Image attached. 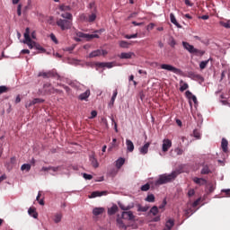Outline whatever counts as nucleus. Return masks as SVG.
I'll return each mask as SVG.
<instances>
[{
    "label": "nucleus",
    "mask_w": 230,
    "mask_h": 230,
    "mask_svg": "<svg viewBox=\"0 0 230 230\" xmlns=\"http://www.w3.org/2000/svg\"><path fill=\"white\" fill-rule=\"evenodd\" d=\"M73 49H75V47H66L64 49V51H68L69 53H71Z\"/></svg>",
    "instance_id": "obj_60"
},
{
    "label": "nucleus",
    "mask_w": 230,
    "mask_h": 230,
    "mask_svg": "<svg viewBox=\"0 0 230 230\" xmlns=\"http://www.w3.org/2000/svg\"><path fill=\"white\" fill-rule=\"evenodd\" d=\"M124 39H137V33L131 34V35L126 34L124 35Z\"/></svg>",
    "instance_id": "obj_46"
},
{
    "label": "nucleus",
    "mask_w": 230,
    "mask_h": 230,
    "mask_svg": "<svg viewBox=\"0 0 230 230\" xmlns=\"http://www.w3.org/2000/svg\"><path fill=\"white\" fill-rule=\"evenodd\" d=\"M116 222H117V227H119V229L127 230V226L123 222V218L122 217H118Z\"/></svg>",
    "instance_id": "obj_13"
},
{
    "label": "nucleus",
    "mask_w": 230,
    "mask_h": 230,
    "mask_svg": "<svg viewBox=\"0 0 230 230\" xmlns=\"http://www.w3.org/2000/svg\"><path fill=\"white\" fill-rule=\"evenodd\" d=\"M173 226H175V222L173 221V219H168L165 223V227L168 230H172V227H173Z\"/></svg>",
    "instance_id": "obj_30"
},
{
    "label": "nucleus",
    "mask_w": 230,
    "mask_h": 230,
    "mask_svg": "<svg viewBox=\"0 0 230 230\" xmlns=\"http://www.w3.org/2000/svg\"><path fill=\"white\" fill-rule=\"evenodd\" d=\"M192 181L195 184H198V186H205V184H208V180L204 178L194 177Z\"/></svg>",
    "instance_id": "obj_11"
},
{
    "label": "nucleus",
    "mask_w": 230,
    "mask_h": 230,
    "mask_svg": "<svg viewBox=\"0 0 230 230\" xmlns=\"http://www.w3.org/2000/svg\"><path fill=\"white\" fill-rule=\"evenodd\" d=\"M172 148V140L165 138L163 140L162 150L163 152H168Z\"/></svg>",
    "instance_id": "obj_8"
},
{
    "label": "nucleus",
    "mask_w": 230,
    "mask_h": 230,
    "mask_svg": "<svg viewBox=\"0 0 230 230\" xmlns=\"http://www.w3.org/2000/svg\"><path fill=\"white\" fill-rule=\"evenodd\" d=\"M193 136L196 139H200V132L198 129H194Z\"/></svg>",
    "instance_id": "obj_47"
},
{
    "label": "nucleus",
    "mask_w": 230,
    "mask_h": 230,
    "mask_svg": "<svg viewBox=\"0 0 230 230\" xmlns=\"http://www.w3.org/2000/svg\"><path fill=\"white\" fill-rule=\"evenodd\" d=\"M148 148H150V142L146 143L142 147H140V154H142L143 155L148 154Z\"/></svg>",
    "instance_id": "obj_14"
},
{
    "label": "nucleus",
    "mask_w": 230,
    "mask_h": 230,
    "mask_svg": "<svg viewBox=\"0 0 230 230\" xmlns=\"http://www.w3.org/2000/svg\"><path fill=\"white\" fill-rule=\"evenodd\" d=\"M105 211V208H95L93 210V215H94V217H98L99 215H102Z\"/></svg>",
    "instance_id": "obj_19"
},
{
    "label": "nucleus",
    "mask_w": 230,
    "mask_h": 230,
    "mask_svg": "<svg viewBox=\"0 0 230 230\" xmlns=\"http://www.w3.org/2000/svg\"><path fill=\"white\" fill-rule=\"evenodd\" d=\"M182 46L184 49L189 51V53H193L194 55H199L200 57L204 55V51L195 49V47H193V45L190 44L189 42L182 41Z\"/></svg>",
    "instance_id": "obj_3"
},
{
    "label": "nucleus",
    "mask_w": 230,
    "mask_h": 230,
    "mask_svg": "<svg viewBox=\"0 0 230 230\" xmlns=\"http://www.w3.org/2000/svg\"><path fill=\"white\" fill-rule=\"evenodd\" d=\"M43 89L46 94H55V87H53L49 83L45 84L43 85Z\"/></svg>",
    "instance_id": "obj_9"
},
{
    "label": "nucleus",
    "mask_w": 230,
    "mask_h": 230,
    "mask_svg": "<svg viewBox=\"0 0 230 230\" xmlns=\"http://www.w3.org/2000/svg\"><path fill=\"white\" fill-rule=\"evenodd\" d=\"M193 195H195V190L190 189V190L188 191V197H193Z\"/></svg>",
    "instance_id": "obj_56"
},
{
    "label": "nucleus",
    "mask_w": 230,
    "mask_h": 230,
    "mask_svg": "<svg viewBox=\"0 0 230 230\" xmlns=\"http://www.w3.org/2000/svg\"><path fill=\"white\" fill-rule=\"evenodd\" d=\"M60 10H61L62 12H66V11H67V10H70V8H69V6H67V5H61V6H60Z\"/></svg>",
    "instance_id": "obj_58"
},
{
    "label": "nucleus",
    "mask_w": 230,
    "mask_h": 230,
    "mask_svg": "<svg viewBox=\"0 0 230 230\" xmlns=\"http://www.w3.org/2000/svg\"><path fill=\"white\" fill-rule=\"evenodd\" d=\"M200 173H201V175H208V174L211 173V169H209V166L204 165Z\"/></svg>",
    "instance_id": "obj_32"
},
{
    "label": "nucleus",
    "mask_w": 230,
    "mask_h": 230,
    "mask_svg": "<svg viewBox=\"0 0 230 230\" xmlns=\"http://www.w3.org/2000/svg\"><path fill=\"white\" fill-rule=\"evenodd\" d=\"M185 4L187 6H193V3H191V1H190V0H185Z\"/></svg>",
    "instance_id": "obj_63"
},
{
    "label": "nucleus",
    "mask_w": 230,
    "mask_h": 230,
    "mask_svg": "<svg viewBox=\"0 0 230 230\" xmlns=\"http://www.w3.org/2000/svg\"><path fill=\"white\" fill-rule=\"evenodd\" d=\"M208 193H213V191H215V185L213 183H208Z\"/></svg>",
    "instance_id": "obj_44"
},
{
    "label": "nucleus",
    "mask_w": 230,
    "mask_h": 230,
    "mask_svg": "<svg viewBox=\"0 0 230 230\" xmlns=\"http://www.w3.org/2000/svg\"><path fill=\"white\" fill-rule=\"evenodd\" d=\"M60 87H63V89H65V91H66V93H71V88H69V86L65 85V84H59Z\"/></svg>",
    "instance_id": "obj_53"
},
{
    "label": "nucleus",
    "mask_w": 230,
    "mask_h": 230,
    "mask_svg": "<svg viewBox=\"0 0 230 230\" xmlns=\"http://www.w3.org/2000/svg\"><path fill=\"white\" fill-rule=\"evenodd\" d=\"M21 170L22 172H24V170L30 172V170H31V165L30 164H24L22 165Z\"/></svg>",
    "instance_id": "obj_35"
},
{
    "label": "nucleus",
    "mask_w": 230,
    "mask_h": 230,
    "mask_svg": "<svg viewBox=\"0 0 230 230\" xmlns=\"http://www.w3.org/2000/svg\"><path fill=\"white\" fill-rule=\"evenodd\" d=\"M228 145H229V142L227 141V139L223 138L222 142H221V148H222L223 152H225V154H227Z\"/></svg>",
    "instance_id": "obj_21"
},
{
    "label": "nucleus",
    "mask_w": 230,
    "mask_h": 230,
    "mask_svg": "<svg viewBox=\"0 0 230 230\" xmlns=\"http://www.w3.org/2000/svg\"><path fill=\"white\" fill-rule=\"evenodd\" d=\"M50 39L53 42H55V44H58V40H57V36H55V34L51 33Z\"/></svg>",
    "instance_id": "obj_49"
},
{
    "label": "nucleus",
    "mask_w": 230,
    "mask_h": 230,
    "mask_svg": "<svg viewBox=\"0 0 230 230\" xmlns=\"http://www.w3.org/2000/svg\"><path fill=\"white\" fill-rule=\"evenodd\" d=\"M149 209V208L147 206H141V205H138L137 206V211H140L142 213H146V211Z\"/></svg>",
    "instance_id": "obj_39"
},
{
    "label": "nucleus",
    "mask_w": 230,
    "mask_h": 230,
    "mask_svg": "<svg viewBox=\"0 0 230 230\" xmlns=\"http://www.w3.org/2000/svg\"><path fill=\"white\" fill-rule=\"evenodd\" d=\"M140 190H141V191H148V190H150V184L146 183L145 185H142Z\"/></svg>",
    "instance_id": "obj_43"
},
{
    "label": "nucleus",
    "mask_w": 230,
    "mask_h": 230,
    "mask_svg": "<svg viewBox=\"0 0 230 230\" xmlns=\"http://www.w3.org/2000/svg\"><path fill=\"white\" fill-rule=\"evenodd\" d=\"M171 22L175 25L176 28H182L178 22L175 15L173 13H170Z\"/></svg>",
    "instance_id": "obj_23"
},
{
    "label": "nucleus",
    "mask_w": 230,
    "mask_h": 230,
    "mask_svg": "<svg viewBox=\"0 0 230 230\" xmlns=\"http://www.w3.org/2000/svg\"><path fill=\"white\" fill-rule=\"evenodd\" d=\"M28 213L33 218H38V217H39V213H37V210L33 208H30L28 210Z\"/></svg>",
    "instance_id": "obj_25"
},
{
    "label": "nucleus",
    "mask_w": 230,
    "mask_h": 230,
    "mask_svg": "<svg viewBox=\"0 0 230 230\" xmlns=\"http://www.w3.org/2000/svg\"><path fill=\"white\" fill-rule=\"evenodd\" d=\"M208 64H209V60L201 61L199 64L200 69H206Z\"/></svg>",
    "instance_id": "obj_41"
},
{
    "label": "nucleus",
    "mask_w": 230,
    "mask_h": 230,
    "mask_svg": "<svg viewBox=\"0 0 230 230\" xmlns=\"http://www.w3.org/2000/svg\"><path fill=\"white\" fill-rule=\"evenodd\" d=\"M23 37L25 39L23 40V44H27V46L30 48V49H33V48H35L36 49H38V51H40V53H46V49L42 48V46H40L37 42L33 41L31 40V38L30 37V28L27 27L25 29Z\"/></svg>",
    "instance_id": "obj_1"
},
{
    "label": "nucleus",
    "mask_w": 230,
    "mask_h": 230,
    "mask_svg": "<svg viewBox=\"0 0 230 230\" xmlns=\"http://www.w3.org/2000/svg\"><path fill=\"white\" fill-rule=\"evenodd\" d=\"M177 42L175 41V40L173 38H172L169 41V45L171 46V48H175Z\"/></svg>",
    "instance_id": "obj_48"
},
{
    "label": "nucleus",
    "mask_w": 230,
    "mask_h": 230,
    "mask_svg": "<svg viewBox=\"0 0 230 230\" xmlns=\"http://www.w3.org/2000/svg\"><path fill=\"white\" fill-rule=\"evenodd\" d=\"M118 213V205H113L111 208H108V215H116Z\"/></svg>",
    "instance_id": "obj_24"
},
{
    "label": "nucleus",
    "mask_w": 230,
    "mask_h": 230,
    "mask_svg": "<svg viewBox=\"0 0 230 230\" xmlns=\"http://www.w3.org/2000/svg\"><path fill=\"white\" fill-rule=\"evenodd\" d=\"M38 76H42L43 78H60V75L53 70L49 72H40Z\"/></svg>",
    "instance_id": "obj_7"
},
{
    "label": "nucleus",
    "mask_w": 230,
    "mask_h": 230,
    "mask_svg": "<svg viewBox=\"0 0 230 230\" xmlns=\"http://www.w3.org/2000/svg\"><path fill=\"white\" fill-rule=\"evenodd\" d=\"M181 173L179 171H173L170 174H161L157 181H155V186H161L163 184H168V182H172L174 179Z\"/></svg>",
    "instance_id": "obj_2"
},
{
    "label": "nucleus",
    "mask_w": 230,
    "mask_h": 230,
    "mask_svg": "<svg viewBox=\"0 0 230 230\" xmlns=\"http://www.w3.org/2000/svg\"><path fill=\"white\" fill-rule=\"evenodd\" d=\"M102 55V50L101 49H97V50H93L89 54V58H94L95 57H100Z\"/></svg>",
    "instance_id": "obj_26"
},
{
    "label": "nucleus",
    "mask_w": 230,
    "mask_h": 230,
    "mask_svg": "<svg viewBox=\"0 0 230 230\" xmlns=\"http://www.w3.org/2000/svg\"><path fill=\"white\" fill-rule=\"evenodd\" d=\"M174 152L177 154V155H182V154H184V150H182L181 147L175 148Z\"/></svg>",
    "instance_id": "obj_45"
},
{
    "label": "nucleus",
    "mask_w": 230,
    "mask_h": 230,
    "mask_svg": "<svg viewBox=\"0 0 230 230\" xmlns=\"http://www.w3.org/2000/svg\"><path fill=\"white\" fill-rule=\"evenodd\" d=\"M8 91V87L2 85L0 86V94H3V93H6Z\"/></svg>",
    "instance_id": "obj_50"
},
{
    "label": "nucleus",
    "mask_w": 230,
    "mask_h": 230,
    "mask_svg": "<svg viewBox=\"0 0 230 230\" xmlns=\"http://www.w3.org/2000/svg\"><path fill=\"white\" fill-rule=\"evenodd\" d=\"M76 36L79 37V39H85L88 42L89 40H93V39H100L98 34H86L82 31L76 32Z\"/></svg>",
    "instance_id": "obj_6"
},
{
    "label": "nucleus",
    "mask_w": 230,
    "mask_h": 230,
    "mask_svg": "<svg viewBox=\"0 0 230 230\" xmlns=\"http://www.w3.org/2000/svg\"><path fill=\"white\" fill-rule=\"evenodd\" d=\"M166 199H164L162 204L159 206V209H164V208H166Z\"/></svg>",
    "instance_id": "obj_51"
},
{
    "label": "nucleus",
    "mask_w": 230,
    "mask_h": 230,
    "mask_svg": "<svg viewBox=\"0 0 230 230\" xmlns=\"http://www.w3.org/2000/svg\"><path fill=\"white\" fill-rule=\"evenodd\" d=\"M58 170H60V166H57V167H53V166H50V170L51 172H58Z\"/></svg>",
    "instance_id": "obj_55"
},
{
    "label": "nucleus",
    "mask_w": 230,
    "mask_h": 230,
    "mask_svg": "<svg viewBox=\"0 0 230 230\" xmlns=\"http://www.w3.org/2000/svg\"><path fill=\"white\" fill-rule=\"evenodd\" d=\"M61 221H62V214L61 213H57L56 215H54L55 224H58Z\"/></svg>",
    "instance_id": "obj_33"
},
{
    "label": "nucleus",
    "mask_w": 230,
    "mask_h": 230,
    "mask_svg": "<svg viewBox=\"0 0 230 230\" xmlns=\"http://www.w3.org/2000/svg\"><path fill=\"white\" fill-rule=\"evenodd\" d=\"M134 26H143V22H132Z\"/></svg>",
    "instance_id": "obj_64"
},
{
    "label": "nucleus",
    "mask_w": 230,
    "mask_h": 230,
    "mask_svg": "<svg viewBox=\"0 0 230 230\" xmlns=\"http://www.w3.org/2000/svg\"><path fill=\"white\" fill-rule=\"evenodd\" d=\"M89 96H91V91L86 90L84 93H83L79 95V100L84 102V100H87V98H89Z\"/></svg>",
    "instance_id": "obj_20"
},
{
    "label": "nucleus",
    "mask_w": 230,
    "mask_h": 230,
    "mask_svg": "<svg viewBox=\"0 0 230 230\" xmlns=\"http://www.w3.org/2000/svg\"><path fill=\"white\" fill-rule=\"evenodd\" d=\"M125 164V158H119L116 161V167L118 168V170H119V168H121V166H123Z\"/></svg>",
    "instance_id": "obj_29"
},
{
    "label": "nucleus",
    "mask_w": 230,
    "mask_h": 230,
    "mask_svg": "<svg viewBox=\"0 0 230 230\" xmlns=\"http://www.w3.org/2000/svg\"><path fill=\"white\" fill-rule=\"evenodd\" d=\"M122 218L126 220H136V216H134L132 211H124L122 212Z\"/></svg>",
    "instance_id": "obj_10"
},
{
    "label": "nucleus",
    "mask_w": 230,
    "mask_h": 230,
    "mask_svg": "<svg viewBox=\"0 0 230 230\" xmlns=\"http://www.w3.org/2000/svg\"><path fill=\"white\" fill-rule=\"evenodd\" d=\"M126 146L128 152H134V143L130 139H126Z\"/></svg>",
    "instance_id": "obj_18"
},
{
    "label": "nucleus",
    "mask_w": 230,
    "mask_h": 230,
    "mask_svg": "<svg viewBox=\"0 0 230 230\" xmlns=\"http://www.w3.org/2000/svg\"><path fill=\"white\" fill-rule=\"evenodd\" d=\"M98 116V112L96 111H93L91 112V119H93V118H96Z\"/></svg>",
    "instance_id": "obj_57"
},
{
    "label": "nucleus",
    "mask_w": 230,
    "mask_h": 230,
    "mask_svg": "<svg viewBox=\"0 0 230 230\" xmlns=\"http://www.w3.org/2000/svg\"><path fill=\"white\" fill-rule=\"evenodd\" d=\"M37 103H44V99L35 98L29 104H26V107L29 108V107H31L32 105H37Z\"/></svg>",
    "instance_id": "obj_16"
},
{
    "label": "nucleus",
    "mask_w": 230,
    "mask_h": 230,
    "mask_svg": "<svg viewBox=\"0 0 230 230\" xmlns=\"http://www.w3.org/2000/svg\"><path fill=\"white\" fill-rule=\"evenodd\" d=\"M90 161H91L93 168H98V166H100V164H98V160L96 158H94L93 156L90 157Z\"/></svg>",
    "instance_id": "obj_34"
},
{
    "label": "nucleus",
    "mask_w": 230,
    "mask_h": 230,
    "mask_svg": "<svg viewBox=\"0 0 230 230\" xmlns=\"http://www.w3.org/2000/svg\"><path fill=\"white\" fill-rule=\"evenodd\" d=\"M185 95L187 96V98L189 100H192V102L195 103V105H197L199 103V102L197 101V96L193 95V93H191V92L187 91L185 93Z\"/></svg>",
    "instance_id": "obj_15"
},
{
    "label": "nucleus",
    "mask_w": 230,
    "mask_h": 230,
    "mask_svg": "<svg viewBox=\"0 0 230 230\" xmlns=\"http://www.w3.org/2000/svg\"><path fill=\"white\" fill-rule=\"evenodd\" d=\"M97 66L99 67H108V69L114 67L113 63H98Z\"/></svg>",
    "instance_id": "obj_31"
},
{
    "label": "nucleus",
    "mask_w": 230,
    "mask_h": 230,
    "mask_svg": "<svg viewBox=\"0 0 230 230\" xmlns=\"http://www.w3.org/2000/svg\"><path fill=\"white\" fill-rule=\"evenodd\" d=\"M117 96H118V90H115V91L113 92L111 100L116 102Z\"/></svg>",
    "instance_id": "obj_59"
},
{
    "label": "nucleus",
    "mask_w": 230,
    "mask_h": 230,
    "mask_svg": "<svg viewBox=\"0 0 230 230\" xmlns=\"http://www.w3.org/2000/svg\"><path fill=\"white\" fill-rule=\"evenodd\" d=\"M146 202H155V196H154V194L147 195Z\"/></svg>",
    "instance_id": "obj_38"
},
{
    "label": "nucleus",
    "mask_w": 230,
    "mask_h": 230,
    "mask_svg": "<svg viewBox=\"0 0 230 230\" xmlns=\"http://www.w3.org/2000/svg\"><path fill=\"white\" fill-rule=\"evenodd\" d=\"M180 85H181L180 87L181 93H184V91H186L190 87V85H188V84L184 83V81L182 80H181Z\"/></svg>",
    "instance_id": "obj_27"
},
{
    "label": "nucleus",
    "mask_w": 230,
    "mask_h": 230,
    "mask_svg": "<svg viewBox=\"0 0 230 230\" xmlns=\"http://www.w3.org/2000/svg\"><path fill=\"white\" fill-rule=\"evenodd\" d=\"M219 24H220V26H223V28L229 29L230 28V20H228L226 22L221 21V22H219Z\"/></svg>",
    "instance_id": "obj_37"
},
{
    "label": "nucleus",
    "mask_w": 230,
    "mask_h": 230,
    "mask_svg": "<svg viewBox=\"0 0 230 230\" xmlns=\"http://www.w3.org/2000/svg\"><path fill=\"white\" fill-rule=\"evenodd\" d=\"M130 42L125 41V40H120L119 42V48H122L124 49H128L130 48Z\"/></svg>",
    "instance_id": "obj_22"
},
{
    "label": "nucleus",
    "mask_w": 230,
    "mask_h": 230,
    "mask_svg": "<svg viewBox=\"0 0 230 230\" xmlns=\"http://www.w3.org/2000/svg\"><path fill=\"white\" fill-rule=\"evenodd\" d=\"M155 27V24H154V23H149V24L147 25V30H154Z\"/></svg>",
    "instance_id": "obj_62"
},
{
    "label": "nucleus",
    "mask_w": 230,
    "mask_h": 230,
    "mask_svg": "<svg viewBox=\"0 0 230 230\" xmlns=\"http://www.w3.org/2000/svg\"><path fill=\"white\" fill-rule=\"evenodd\" d=\"M160 67L165 71H171V73H174L175 75H181V73H182L181 69L168 64H162Z\"/></svg>",
    "instance_id": "obj_5"
},
{
    "label": "nucleus",
    "mask_w": 230,
    "mask_h": 230,
    "mask_svg": "<svg viewBox=\"0 0 230 230\" xmlns=\"http://www.w3.org/2000/svg\"><path fill=\"white\" fill-rule=\"evenodd\" d=\"M22 5L19 4L18 7H17V13L19 15V17H21L22 15Z\"/></svg>",
    "instance_id": "obj_54"
},
{
    "label": "nucleus",
    "mask_w": 230,
    "mask_h": 230,
    "mask_svg": "<svg viewBox=\"0 0 230 230\" xmlns=\"http://www.w3.org/2000/svg\"><path fill=\"white\" fill-rule=\"evenodd\" d=\"M57 25L62 30V31H64L66 30H71L73 22L70 20L58 19L57 21Z\"/></svg>",
    "instance_id": "obj_4"
},
{
    "label": "nucleus",
    "mask_w": 230,
    "mask_h": 230,
    "mask_svg": "<svg viewBox=\"0 0 230 230\" xmlns=\"http://www.w3.org/2000/svg\"><path fill=\"white\" fill-rule=\"evenodd\" d=\"M61 17H63V19H67V21H72L73 14H71L70 13H64L61 14Z\"/></svg>",
    "instance_id": "obj_36"
},
{
    "label": "nucleus",
    "mask_w": 230,
    "mask_h": 230,
    "mask_svg": "<svg viewBox=\"0 0 230 230\" xmlns=\"http://www.w3.org/2000/svg\"><path fill=\"white\" fill-rule=\"evenodd\" d=\"M84 179H85L86 181H91V179H93V175L91 174H87V173H84L83 174Z\"/></svg>",
    "instance_id": "obj_52"
},
{
    "label": "nucleus",
    "mask_w": 230,
    "mask_h": 230,
    "mask_svg": "<svg viewBox=\"0 0 230 230\" xmlns=\"http://www.w3.org/2000/svg\"><path fill=\"white\" fill-rule=\"evenodd\" d=\"M199 202H200V199H198L192 203V208H197L199 206Z\"/></svg>",
    "instance_id": "obj_61"
},
{
    "label": "nucleus",
    "mask_w": 230,
    "mask_h": 230,
    "mask_svg": "<svg viewBox=\"0 0 230 230\" xmlns=\"http://www.w3.org/2000/svg\"><path fill=\"white\" fill-rule=\"evenodd\" d=\"M96 21V13H93L89 15L88 22H94Z\"/></svg>",
    "instance_id": "obj_42"
},
{
    "label": "nucleus",
    "mask_w": 230,
    "mask_h": 230,
    "mask_svg": "<svg viewBox=\"0 0 230 230\" xmlns=\"http://www.w3.org/2000/svg\"><path fill=\"white\" fill-rule=\"evenodd\" d=\"M119 208H120V209H122V211H129V209H132V208H134V206H132V205L125 206L121 202H119Z\"/></svg>",
    "instance_id": "obj_28"
},
{
    "label": "nucleus",
    "mask_w": 230,
    "mask_h": 230,
    "mask_svg": "<svg viewBox=\"0 0 230 230\" xmlns=\"http://www.w3.org/2000/svg\"><path fill=\"white\" fill-rule=\"evenodd\" d=\"M150 213H152V215L154 217L157 216V213H159V208H157V206H154L151 209H150Z\"/></svg>",
    "instance_id": "obj_40"
},
{
    "label": "nucleus",
    "mask_w": 230,
    "mask_h": 230,
    "mask_svg": "<svg viewBox=\"0 0 230 230\" xmlns=\"http://www.w3.org/2000/svg\"><path fill=\"white\" fill-rule=\"evenodd\" d=\"M102 195H107V191H93L92 192L90 199H96V197H102Z\"/></svg>",
    "instance_id": "obj_17"
},
{
    "label": "nucleus",
    "mask_w": 230,
    "mask_h": 230,
    "mask_svg": "<svg viewBox=\"0 0 230 230\" xmlns=\"http://www.w3.org/2000/svg\"><path fill=\"white\" fill-rule=\"evenodd\" d=\"M134 57L133 52H122L119 55V58H121L122 60H128Z\"/></svg>",
    "instance_id": "obj_12"
}]
</instances>
